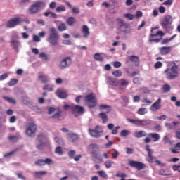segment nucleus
<instances>
[{
	"instance_id": "6ab92c4d",
	"label": "nucleus",
	"mask_w": 180,
	"mask_h": 180,
	"mask_svg": "<svg viewBox=\"0 0 180 180\" xmlns=\"http://www.w3.org/2000/svg\"><path fill=\"white\" fill-rule=\"evenodd\" d=\"M146 151H148V161L149 162H153V160H155V157L153 156V150L150 148V146H146Z\"/></svg>"
},
{
	"instance_id": "1a4fd4ad",
	"label": "nucleus",
	"mask_w": 180,
	"mask_h": 180,
	"mask_svg": "<svg viewBox=\"0 0 180 180\" xmlns=\"http://www.w3.org/2000/svg\"><path fill=\"white\" fill-rule=\"evenodd\" d=\"M129 166L132 168H136L138 171H141V169H144L146 167V164L136 160L129 161Z\"/></svg>"
},
{
	"instance_id": "338daca9",
	"label": "nucleus",
	"mask_w": 180,
	"mask_h": 180,
	"mask_svg": "<svg viewBox=\"0 0 180 180\" xmlns=\"http://www.w3.org/2000/svg\"><path fill=\"white\" fill-rule=\"evenodd\" d=\"M68 156L70 157V158H74V157L75 156V150H70L68 153Z\"/></svg>"
},
{
	"instance_id": "69168bd1",
	"label": "nucleus",
	"mask_w": 180,
	"mask_h": 180,
	"mask_svg": "<svg viewBox=\"0 0 180 180\" xmlns=\"http://www.w3.org/2000/svg\"><path fill=\"white\" fill-rule=\"evenodd\" d=\"M117 20L120 27H122V26H124L125 24L124 22H123V20H122L121 18H118Z\"/></svg>"
},
{
	"instance_id": "ddd939ff",
	"label": "nucleus",
	"mask_w": 180,
	"mask_h": 180,
	"mask_svg": "<svg viewBox=\"0 0 180 180\" xmlns=\"http://www.w3.org/2000/svg\"><path fill=\"white\" fill-rule=\"evenodd\" d=\"M35 165L38 167H43V165H51L53 164V160L51 158L39 159L34 162Z\"/></svg>"
},
{
	"instance_id": "052dcab7",
	"label": "nucleus",
	"mask_w": 180,
	"mask_h": 180,
	"mask_svg": "<svg viewBox=\"0 0 180 180\" xmlns=\"http://www.w3.org/2000/svg\"><path fill=\"white\" fill-rule=\"evenodd\" d=\"M172 124H173V129H176L178 127H179L180 126V122L179 121H174L172 122Z\"/></svg>"
},
{
	"instance_id": "79ce46f5",
	"label": "nucleus",
	"mask_w": 180,
	"mask_h": 180,
	"mask_svg": "<svg viewBox=\"0 0 180 180\" xmlns=\"http://www.w3.org/2000/svg\"><path fill=\"white\" fill-rule=\"evenodd\" d=\"M112 75H113L114 77H116L117 78V77H122V70H115V71H113V72H112Z\"/></svg>"
},
{
	"instance_id": "774afa93",
	"label": "nucleus",
	"mask_w": 180,
	"mask_h": 180,
	"mask_svg": "<svg viewBox=\"0 0 180 180\" xmlns=\"http://www.w3.org/2000/svg\"><path fill=\"white\" fill-rule=\"evenodd\" d=\"M126 153L127 154H133V153H134V149L131 148H126Z\"/></svg>"
},
{
	"instance_id": "f8f14e48",
	"label": "nucleus",
	"mask_w": 180,
	"mask_h": 180,
	"mask_svg": "<svg viewBox=\"0 0 180 180\" xmlns=\"http://www.w3.org/2000/svg\"><path fill=\"white\" fill-rule=\"evenodd\" d=\"M72 113L77 117L79 116V115H82L84 113V107L73 105V108H72Z\"/></svg>"
},
{
	"instance_id": "7ed1b4c3",
	"label": "nucleus",
	"mask_w": 180,
	"mask_h": 180,
	"mask_svg": "<svg viewBox=\"0 0 180 180\" xmlns=\"http://www.w3.org/2000/svg\"><path fill=\"white\" fill-rule=\"evenodd\" d=\"M172 16L167 15H165L163 19L160 21V25L162 27L166 32L168 33H172V29H174L173 27L171 26L172 24Z\"/></svg>"
},
{
	"instance_id": "c9c22d12",
	"label": "nucleus",
	"mask_w": 180,
	"mask_h": 180,
	"mask_svg": "<svg viewBox=\"0 0 180 180\" xmlns=\"http://www.w3.org/2000/svg\"><path fill=\"white\" fill-rule=\"evenodd\" d=\"M44 16H46V18H53V19H56L57 18V14L51 11L46 12L44 13Z\"/></svg>"
},
{
	"instance_id": "2f4dec72",
	"label": "nucleus",
	"mask_w": 180,
	"mask_h": 180,
	"mask_svg": "<svg viewBox=\"0 0 180 180\" xmlns=\"http://www.w3.org/2000/svg\"><path fill=\"white\" fill-rule=\"evenodd\" d=\"M94 60H96V61H100L101 63H102L103 61H104V58L103 57H102L101 56V53H96L94 56Z\"/></svg>"
},
{
	"instance_id": "7c9ffc66",
	"label": "nucleus",
	"mask_w": 180,
	"mask_h": 180,
	"mask_svg": "<svg viewBox=\"0 0 180 180\" xmlns=\"http://www.w3.org/2000/svg\"><path fill=\"white\" fill-rule=\"evenodd\" d=\"M177 34H175L174 35L172 36L169 39H165L162 41L161 44H168L169 41H172V40H174L176 37Z\"/></svg>"
},
{
	"instance_id": "a211bd4d",
	"label": "nucleus",
	"mask_w": 180,
	"mask_h": 180,
	"mask_svg": "<svg viewBox=\"0 0 180 180\" xmlns=\"http://www.w3.org/2000/svg\"><path fill=\"white\" fill-rule=\"evenodd\" d=\"M108 130H112L111 132L112 134H117V131H119V129H120V126H117L115 128V124H108Z\"/></svg>"
},
{
	"instance_id": "9b49d317",
	"label": "nucleus",
	"mask_w": 180,
	"mask_h": 180,
	"mask_svg": "<svg viewBox=\"0 0 180 180\" xmlns=\"http://www.w3.org/2000/svg\"><path fill=\"white\" fill-rule=\"evenodd\" d=\"M72 62V60H71V58L66 57L60 61V63L59 64V68H60L61 70H63L64 68H67L70 67V65H71Z\"/></svg>"
},
{
	"instance_id": "f3484780",
	"label": "nucleus",
	"mask_w": 180,
	"mask_h": 180,
	"mask_svg": "<svg viewBox=\"0 0 180 180\" xmlns=\"http://www.w3.org/2000/svg\"><path fill=\"white\" fill-rule=\"evenodd\" d=\"M117 86L120 89H126V88L129 86V80H126L124 79H121L118 80Z\"/></svg>"
},
{
	"instance_id": "c85d7f7f",
	"label": "nucleus",
	"mask_w": 180,
	"mask_h": 180,
	"mask_svg": "<svg viewBox=\"0 0 180 180\" xmlns=\"http://www.w3.org/2000/svg\"><path fill=\"white\" fill-rule=\"evenodd\" d=\"M68 139H70V141L74 143V141H77L78 140V135L76 134H69L68 135Z\"/></svg>"
},
{
	"instance_id": "0eeeda50",
	"label": "nucleus",
	"mask_w": 180,
	"mask_h": 180,
	"mask_svg": "<svg viewBox=\"0 0 180 180\" xmlns=\"http://www.w3.org/2000/svg\"><path fill=\"white\" fill-rule=\"evenodd\" d=\"M85 102L87 103L89 108L96 106V99H95V96L92 93L85 96Z\"/></svg>"
},
{
	"instance_id": "4c0bfd02",
	"label": "nucleus",
	"mask_w": 180,
	"mask_h": 180,
	"mask_svg": "<svg viewBox=\"0 0 180 180\" xmlns=\"http://www.w3.org/2000/svg\"><path fill=\"white\" fill-rule=\"evenodd\" d=\"M57 96H58V98H60V99H65V98L68 96V95H67V93L64 91H58L57 93Z\"/></svg>"
},
{
	"instance_id": "4468645a",
	"label": "nucleus",
	"mask_w": 180,
	"mask_h": 180,
	"mask_svg": "<svg viewBox=\"0 0 180 180\" xmlns=\"http://www.w3.org/2000/svg\"><path fill=\"white\" fill-rule=\"evenodd\" d=\"M20 22H22V19H20V18H14L7 22V27H15V26L20 25Z\"/></svg>"
},
{
	"instance_id": "603ef678",
	"label": "nucleus",
	"mask_w": 180,
	"mask_h": 180,
	"mask_svg": "<svg viewBox=\"0 0 180 180\" xmlns=\"http://www.w3.org/2000/svg\"><path fill=\"white\" fill-rule=\"evenodd\" d=\"M18 84V79H12L9 82L8 85L9 86H13Z\"/></svg>"
},
{
	"instance_id": "393cba45",
	"label": "nucleus",
	"mask_w": 180,
	"mask_h": 180,
	"mask_svg": "<svg viewBox=\"0 0 180 180\" xmlns=\"http://www.w3.org/2000/svg\"><path fill=\"white\" fill-rule=\"evenodd\" d=\"M66 5H68L69 8H71L72 13H75V15H78V13H79V8L77 7H72V5H71L69 1L66 2Z\"/></svg>"
},
{
	"instance_id": "dca6fc26",
	"label": "nucleus",
	"mask_w": 180,
	"mask_h": 180,
	"mask_svg": "<svg viewBox=\"0 0 180 180\" xmlns=\"http://www.w3.org/2000/svg\"><path fill=\"white\" fill-rule=\"evenodd\" d=\"M172 50V46H162L159 48L160 54H161V56H167V54H169Z\"/></svg>"
},
{
	"instance_id": "2eb2a0df",
	"label": "nucleus",
	"mask_w": 180,
	"mask_h": 180,
	"mask_svg": "<svg viewBox=\"0 0 180 180\" xmlns=\"http://www.w3.org/2000/svg\"><path fill=\"white\" fill-rule=\"evenodd\" d=\"M162 108V105H161V98H158L150 108L151 112H157L160 109Z\"/></svg>"
},
{
	"instance_id": "a18cd8bd",
	"label": "nucleus",
	"mask_w": 180,
	"mask_h": 180,
	"mask_svg": "<svg viewBox=\"0 0 180 180\" xmlns=\"http://www.w3.org/2000/svg\"><path fill=\"white\" fill-rule=\"evenodd\" d=\"M11 44L15 47V49H18L19 46H20V42L18 40L13 39L11 41Z\"/></svg>"
},
{
	"instance_id": "8fccbe9b",
	"label": "nucleus",
	"mask_w": 180,
	"mask_h": 180,
	"mask_svg": "<svg viewBox=\"0 0 180 180\" xmlns=\"http://www.w3.org/2000/svg\"><path fill=\"white\" fill-rule=\"evenodd\" d=\"M151 121L150 120H141V126H147V124H150Z\"/></svg>"
},
{
	"instance_id": "473e14b6",
	"label": "nucleus",
	"mask_w": 180,
	"mask_h": 180,
	"mask_svg": "<svg viewBox=\"0 0 180 180\" xmlns=\"http://www.w3.org/2000/svg\"><path fill=\"white\" fill-rule=\"evenodd\" d=\"M39 78L44 84H47V82H49V77L46 75H40Z\"/></svg>"
},
{
	"instance_id": "cd10ccee",
	"label": "nucleus",
	"mask_w": 180,
	"mask_h": 180,
	"mask_svg": "<svg viewBox=\"0 0 180 180\" xmlns=\"http://www.w3.org/2000/svg\"><path fill=\"white\" fill-rule=\"evenodd\" d=\"M146 136H147V133L143 130L136 132L135 134L136 139H141V137H146Z\"/></svg>"
},
{
	"instance_id": "c756f323",
	"label": "nucleus",
	"mask_w": 180,
	"mask_h": 180,
	"mask_svg": "<svg viewBox=\"0 0 180 180\" xmlns=\"http://www.w3.org/2000/svg\"><path fill=\"white\" fill-rule=\"evenodd\" d=\"M98 107H99V109H101V110L103 109H106L107 111L105 112V113H109V112L112 110V107L106 104L100 105Z\"/></svg>"
},
{
	"instance_id": "680f3d73",
	"label": "nucleus",
	"mask_w": 180,
	"mask_h": 180,
	"mask_svg": "<svg viewBox=\"0 0 180 180\" xmlns=\"http://www.w3.org/2000/svg\"><path fill=\"white\" fill-rule=\"evenodd\" d=\"M154 67L155 70H158V68H161V67H162V63L158 61L155 64Z\"/></svg>"
},
{
	"instance_id": "9d476101",
	"label": "nucleus",
	"mask_w": 180,
	"mask_h": 180,
	"mask_svg": "<svg viewBox=\"0 0 180 180\" xmlns=\"http://www.w3.org/2000/svg\"><path fill=\"white\" fill-rule=\"evenodd\" d=\"M160 134L150 133L148 134V137L144 139V143H148L151 142V139H153V141L157 142L160 141Z\"/></svg>"
},
{
	"instance_id": "de8ad7c7",
	"label": "nucleus",
	"mask_w": 180,
	"mask_h": 180,
	"mask_svg": "<svg viewBox=\"0 0 180 180\" xmlns=\"http://www.w3.org/2000/svg\"><path fill=\"white\" fill-rule=\"evenodd\" d=\"M162 89L165 93L169 92L171 91V86L169 84H165L162 86Z\"/></svg>"
},
{
	"instance_id": "b1692460",
	"label": "nucleus",
	"mask_w": 180,
	"mask_h": 180,
	"mask_svg": "<svg viewBox=\"0 0 180 180\" xmlns=\"http://www.w3.org/2000/svg\"><path fill=\"white\" fill-rule=\"evenodd\" d=\"M98 116L99 118L103 120V124H105V123H107V122L109 120V119L108 118V115L105 112H101Z\"/></svg>"
},
{
	"instance_id": "ea45409f",
	"label": "nucleus",
	"mask_w": 180,
	"mask_h": 180,
	"mask_svg": "<svg viewBox=\"0 0 180 180\" xmlns=\"http://www.w3.org/2000/svg\"><path fill=\"white\" fill-rule=\"evenodd\" d=\"M98 174L99 176H101V178H104V179H107L108 174H106V172L105 171L100 170L98 172Z\"/></svg>"
},
{
	"instance_id": "412c9836",
	"label": "nucleus",
	"mask_w": 180,
	"mask_h": 180,
	"mask_svg": "<svg viewBox=\"0 0 180 180\" xmlns=\"http://www.w3.org/2000/svg\"><path fill=\"white\" fill-rule=\"evenodd\" d=\"M107 82L112 85V86H117L119 81L116 80V79H113L111 77L107 78Z\"/></svg>"
},
{
	"instance_id": "58836bf2",
	"label": "nucleus",
	"mask_w": 180,
	"mask_h": 180,
	"mask_svg": "<svg viewBox=\"0 0 180 180\" xmlns=\"http://www.w3.org/2000/svg\"><path fill=\"white\" fill-rule=\"evenodd\" d=\"M65 11H66V8L64 5H60L59 6L56 7V11L58 13H60V12H65Z\"/></svg>"
},
{
	"instance_id": "5701e85b",
	"label": "nucleus",
	"mask_w": 180,
	"mask_h": 180,
	"mask_svg": "<svg viewBox=\"0 0 180 180\" xmlns=\"http://www.w3.org/2000/svg\"><path fill=\"white\" fill-rule=\"evenodd\" d=\"M47 175V172L46 171H41V172H34V176L37 179H41V176Z\"/></svg>"
},
{
	"instance_id": "72a5a7b5",
	"label": "nucleus",
	"mask_w": 180,
	"mask_h": 180,
	"mask_svg": "<svg viewBox=\"0 0 180 180\" xmlns=\"http://www.w3.org/2000/svg\"><path fill=\"white\" fill-rule=\"evenodd\" d=\"M4 101H7L8 103H12V105H16V100L13 98L8 97V96H3Z\"/></svg>"
},
{
	"instance_id": "3c124183",
	"label": "nucleus",
	"mask_w": 180,
	"mask_h": 180,
	"mask_svg": "<svg viewBox=\"0 0 180 180\" xmlns=\"http://www.w3.org/2000/svg\"><path fill=\"white\" fill-rule=\"evenodd\" d=\"M39 57L40 58H42L43 61H49V57L43 52L39 54Z\"/></svg>"
},
{
	"instance_id": "09e8293b",
	"label": "nucleus",
	"mask_w": 180,
	"mask_h": 180,
	"mask_svg": "<svg viewBox=\"0 0 180 180\" xmlns=\"http://www.w3.org/2000/svg\"><path fill=\"white\" fill-rule=\"evenodd\" d=\"M147 113V108H141L138 110V114L139 115H146Z\"/></svg>"
},
{
	"instance_id": "20e7f679",
	"label": "nucleus",
	"mask_w": 180,
	"mask_h": 180,
	"mask_svg": "<svg viewBox=\"0 0 180 180\" xmlns=\"http://www.w3.org/2000/svg\"><path fill=\"white\" fill-rule=\"evenodd\" d=\"M44 8H46V2L42 1H38L34 2L30 6L28 11L32 15H36V13L40 12V10L43 9Z\"/></svg>"
},
{
	"instance_id": "a878e982",
	"label": "nucleus",
	"mask_w": 180,
	"mask_h": 180,
	"mask_svg": "<svg viewBox=\"0 0 180 180\" xmlns=\"http://www.w3.org/2000/svg\"><path fill=\"white\" fill-rule=\"evenodd\" d=\"M173 154H178L180 151V142L175 144L174 148L171 149Z\"/></svg>"
},
{
	"instance_id": "c03bdc74",
	"label": "nucleus",
	"mask_w": 180,
	"mask_h": 180,
	"mask_svg": "<svg viewBox=\"0 0 180 180\" xmlns=\"http://www.w3.org/2000/svg\"><path fill=\"white\" fill-rule=\"evenodd\" d=\"M55 153L56 154H58V155H63V154H64V152L63 151V148L60 146L56 147L55 150Z\"/></svg>"
},
{
	"instance_id": "bb28decb",
	"label": "nucleus",
	"mask_w": 180,
	"mask_h": 180,
	"mask_svg": "<svg viewBox=\"0 0 180 180\" xmlns=\"http://www.w3.org/2000/svg\"><path fill=\"white\" fill-rule=\"evenodd\" d=\"M127 122H129V123H133L134 124H136V126H141V120H133L127 118Z\"/></svg>"
},
{
	"instance_id": "aec40b11",
	"label": "nucleus",
	"mask_w": 180,
	"mask_h": 180,
	"mask_svg": "<svg viewBox=\"0 0 180 180\" xmlns=\"http://www.w3.org/2000/svg\"><path fill=\"white\" fill-rule=\"evenodd\" d=\"M51 117L52 119H56V120H64V117L61 115V111L60 110Z\"/></svg>"
},
{
	"instance_id": "49530a36",
	"label": "nucleus",
	"mask_w": 180,
	"mask_h": 180,
	"mask_svg": "<svg viewBox=\"0 0 180 180\" xmlns=\"http://www.w3.org/2000/svg\"><path fill=\"white\" fill-rule=\"evenodd\" d=\"M115 162L113 161L107 160L105 162V166L106 168L109 169L112 167V165H113Z\"/></svg>"
},
{
	"instance_id": "39448f33",
	"label": "nucleus",
	"mask_w": 180,
	"mask_h": 180,
	"mask_svg": "<svg viewBox=\"0 0 180 180\" xmlns=\"http://www.w3.org/2000/svg\"><path fill=\"white\" fill-rule=\"evenodd\" d=\"M37 142L39 143V144L37 145V148H38V150H43L44 146H46V144H49V143L47 136H46V135L44 134H39L37 136Z\"/></svg>"
},
{
	"instance_id": "bf43d9fd",
	"label": "nucleus",
	"mask_w": 180,
	"mask_h": 180,
	"mask_svg": "<svg viewBox=\"0 0 180 180\" xmlns=\"http://www.w3.org/2000/svg\"><path fill=\"white\" fill-rule=\"evenodd\" d=\"M129 132L128 130L124 129L120 132V136L122 137H126V136H129Z\"/></svg>"
},
{
	"instance_id": "a19ab883",
	"label": "nucleus",
	"mask_w": 180,
	"mask_h": 180,
	"mask_svg": "<svg viewBox=\"0 0 180 180\" xmlns=\"http://www.w3.org/2000/svg\"><path fill=\"white\" fill-rule=\"evenodd\" d=\"M8 140L11 141V143H16L19 140L18 136H8Z\"/></svg>"
},
{
	"instance_id": "5fc2aeb1",
	"label": "nucleus",
	"mask_w": 180,
	"mask_h": 180,
	"mask_svg": "<svg viewBox=\"0 0 180 180\" xmlns=\"http://www.w3.org/2000/svg\"><path fill=\"white\" fill-rule=\"evenodd\" d=\"M159 175H162L163 176H169V175H171V174L166 173L165 170L161 169V170L159 171Z\"/></svg>"
},
{
	"instance_id": "4be33fe9",
	"label": "nucleus",
	"mask_w": 180,
	"mask_h": 180,
	"mask_svg": "<svg viewBox=\"0 0 180 180\" xmlns=\"http://www.w3.org/2000/svg\"><path fill=\"white\" fill-rule=\"evenodd\" d=\"M82 32L84 34V37L86 39L91 34V32H89V28L86 25H83L82 28Z\"/></svg>"
},
{
	"instance_id": "f03ea898",
	"label": "nucleus",
	"mask_w": 180,
	"mask_h": 180,
	"mask_svg": "<svg viewBox=\"0 0 180 180\" xmlns=\"http://www.w3.org/2000/svg\"><path fill=\"white\" fill-rule=\"evenodd\" d=\"M164 73L166 75V78L167 79H175L178 78L179 73L178 72V65H174L171 67L167 68L165 71Z\"/></svg>"
},
{
	"instance_id": "e433bc0d",
	"label": "nucleus",
	"mask_w": 180,
	"mask_h": 180,
	"mask_svg": "<svg viewBox=\"0 0 180 180\" xmlns=\"http://www.w3.org/2000/svg\"><path fill=\"white\" fill-rule=\"evenodd\" d=\"M66 23L68 25V26H72V25L75 23V18L74 17L68 18L66 20Z\"/></svg>"
},
{
	"instance_id": "f704fd0d",
	"label": "nucleus",
	"mask_w": 180,
	"mask_h": 180,
	"mask_svg": "<svg viewBox=\"0 0 180 180\" xmlns=\"http://www.w3.org/2000/svg\"><path fill=\"white\" fill-rule=\"evenodd\" d=\"M130 61L131 63H135V64H139L140 63V60L139 59V56H131L129 57Z\"/></svg>"
},
{
	"instance_id": "4d7b16f0",
	"label": "nucleus",
	"mask_w": 180,
	"mask_h": 180,
	"mask_svg": "<svg viewBox=\"0 0 180 180\" xmlns=\"http://www.w3.org/2000/svg\"><path fill=\"white\" fill-rule=\"evenodd\" d=\"M162 39H153V38H149V43H160Z\"/></svg>"
},
{
	"instance_id": "6e6552de",
	"label": "nucleus",
	"mask_w": 180,
	"mask_h": 180,
	"mask_svg": "<svg viewBox=\"0 0 180 180\" xmlns=\"http://www.w3.org/2000/svg\"><path fill=\"white\" fill-rule=\"evenodd\" d=\"M89 132L91 137H94L95 139H99L101 133H103V130H102V128H101L99 125H97L96 126L95 129H89Z\"/></svg>"
},
{
	"instance_id": "6e6d98bb",
	"label": "nucleus",
	"mask_w": 180,
	"mask_h": 180,
	"mask_svg": "<svg viewBox=\"0 0 180 180\" xmlns=\"http://www.w3.org/2000/svg\"><path fill=\"white\" fill-rule=\"evenodd\" d=\"M124 18H127L129 20H133L134 19V15L130 13H126L124 15Z\"/></svg>"
},
{
	"instance_id": "864d4df0",
	"label": "nucleus",
	"mask_w": 180,
	"mask_h": 180,
	"mask_svg": "<svg viewBox=\"0 0 180 180\" xmlns=\"http://www.w3.org/2000/svg\"><path fill=\"white\" fill-rule=\"evenodd\" d=\"M18 150V149H15L14 150H12L9 153H7L4 155L5 158H9V157H12V155H13V154H15L16 153V151Z\"/></svg>"
},
{
	"instance_id": "37998d69",
	"label": "nucleus",
	"mask_w": 180,
	"mask_h": 180,
	"mask_svg": "<svg viewBox=\"0 0 180 180\" xmlns=\"http://www.w3.org/2000/svg\"><path fill=\"white\" fill-rule=\"evenodd\" d=\"M58 30L59 32H64V30H67V25L65 23H62L58 27Z\"/></svg>"
},
{
	"instance_id": "e2e57ef3",
	"label": "nucleus",
	"mask_w": 180,
	"mask_h": 180,
	"mask_svg": "<svg viewBox=\"0 0 180 180\" xmlns=\"http://www.w3.org/2000/svg\"><path fill=\"white\" fill-rule=\"evenodd\" d=\"M172 2H174L173 0H167L163 2L162 5H167V6H171V5H172Z\"/></svg>"
},
{
	"instance_id": "423d86ee",
	"label": "nucleus",
	"mask_w": 180,
	"mask_h": 180,
	"mask_svg": "<svg viewBox=\"0 0 180 180\" xmlns=\"http://www.w3.org/2000/svg\"><path fill=\"white\" fill-rule=\"evenodd\" d=\"M37 131V125L34 122H30L26 125L25 133L29 137H34Z\"/></svg>"
},
{
	"instance_id": "13d9d810",
	"label": "nucleus",
	"mask_w": 180,
	"mask_h": 180,
	"mask_svg": "<svg viewBox=\"0 0 180 180\" xmlns=\"http://www.w3.org/2000/svg\"><path fill=\"white\" fill-rule=\"evenodd\" d=\"M113 67H114V68H120V67H122V63H120L119 61H114Z\"/></svg>"
},
{
	"instance_id": "0e129e2a",
	"label": "nucleus",
	"mask_w": 180,
	"mask_h": 180,
	"mask_svg": "<svg viewBox=\"0 0 180 180\" xmlns=\"http://www.w3.org/2000/svg\"><path fill=\"white\" fill-rule=\"evenodd\" d=\"M119 157V151L115 150L113 153H112V158L116 160Z\"/></svg>"
},
{
	"instance_id": "f257e3e1",
	"label": "nucleus",
	"mask_w": 180,
	"mask_h": 180,
	"mask_svg": "<svg viewBox=\"0 0 180 180\" xmlns=\"http://www.w3.org/2000/svg\"><path fill=\"white\" fill-rule=\"evenodd\" d=\"M58 40H60L58 32L55 27H51L49 29V35L47 38V41L51 46H58Z\"/></svg>"
}]
</instances>
